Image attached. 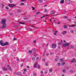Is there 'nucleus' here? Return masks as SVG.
Here are the masks:
<instances>
[{"mask_svg": "<svg viewBox=\"0 0 76 76\" xmlns=\"http://www.w3.org/2000/svg\"><path fill=\"white\" fill-rule=\"evenodd\" d=\"M6 20L5 19H2L1 21V23L3 25L1 27L2 29H4L6 27Z\"/></svg>", "mask_w": 76, "mask_h": 76, "instance_id": "f257e3e1", "label": "nucleus"}, {"mask_svg": "<svg viewBox=\"0 0 76 76\" xmlns=\"http://www.w3.org/2000/svg\"><path fill=\"white\" fill-rule=\"evenodd\" d=\"M0 44L2 46H4V45H7L9 44V42H5L4 43L2 42V41H0Z\"/></svg>", "mask_w": 76, "mask_h": 76, "instance_id": "f03ea898", "label": "nucleus"}, {"mask_svg": "<svg viewBox=\"0 0 76 76\" xmlns=\"http://www.w3.org/2000/svg\"><path fill=\"white\" fill-rule=\"evenodd\" d=\"M69 45H70V43H65L63 45L64 47H67V46H69Z\"/></svg>", "mask_w": 76, "mask_h": 76, "instance_id": "7ed1b4c3", "label": "nucleus"}, {"mask_svg": "<svg viewBox=\"0 0 76 76\" xmlns=\"http://www.w3.org/2000/svg\"><path fill=\"white\" fill-rule=\"evenodd\" d=\"M56 44L55 43L53 44L52 45V48H56Z\"/></svg>", "mask_w": 76, "mask_h": 76, "instance_id": "20e7f679", "label": "nucleus"}, {"mask_svg": "<svg viewBox=\"0 0 76 76\" xmlns=\"http://www.w3.org/2000/svg\"><path fill=\"white\" fill-rule=\"evenodd\" d=\"M2 70H3V71H7V68L6 67H3L2 68Z\"/></svg>", "mask_w": 76, "mask_h": 76, "instance_id": "39448f33", "label": "nucleus"}, {"mask_svg": "<svg viewBox=\"0 0 76 76\" xmlns=\"http://www.w3.org/2000/svg\"><path fill=\"white\" fill-rule=\"evenodd\" d=\"M7 67L8 69L10 71H12V68H11V67L10 66V65H8L7 66Z\"/></svg>", "mask_w": 76, "mask_h": 76, "instance_id": "423d86ee", "label": "nucleus"}, {"mask_svg": "<svg viewBox=\"0 0 76 76\" xmlns=\"http://www.w3.org/2000/svg\"><path fill=\"white\" fill-rule=\"evenodd\" d=\"M76 60H75V58H73L72 60L71 61V63H75V62H76Z\"/></svg>", "mask_w": 76, "mask_h": 76, "instance_id": "0eeeda50", "label": "nucleus"}, {"mask_svg": "<svg viewBox=\"0 0 76 76\" xmlns=\"http://www.w3.org/2000/svg\"><path fill=\"white\" fill-rule=\"evenodd\" d=\"M14 6L15 5L13 4H10L9 5V7H14Z\"/></svg>", "mask_w": 76, "mask_h": 76, "instance_id": "6e6552de", "label": "nucleus"}, {"mask_svg": "<svg viewBox=\"0 0 76 76\" xmlns=\"http://www.w3.org/2000/svg\"><path fill=\"white\" fill-rule=\"evenodd\" d=\"M55 13V11H52L50 12L51 15H54Z\"/></svg>", "mask_w": 76, "mask_h": 76, "instance_id": "1a4fd4ad", "label": "nucleus"}, {"mask_svg": "<svg viewBox=\"0 0 76 76\" xmlns=\"http://www.w3.org/2000/svg\"><path fill=\"white\" fill-rule=\"evenodd\" d=\"M62 34H66L67 33V31H63V32L61 33Z\"/></svg>", "mask_w": 76, "mask_h": 76, "instance_id": "9d476101", "label": "nucleus"}, {"mask_svg": "<svg viewBox=\"0 0 76 76\" xmlns=\"http://www.w3.org/2000/svg\"><path fill=\"white\" fill-rule=\"evenodd\" d=\"M21 72H17V75L18 76H19V75H21Z\"/></svg>", "mask_w": 76, "mask_h": 76, "instance_id": "9b49d317", "label": "nucleus"}, {"mask_svg": "<svg viewBox=\"0 0 76 76\" xmlns=\"http://www.w3.org/2000/svg\"><path fill=\"white\" fill-rule=\"evenodd\" d=\"M37 63H35L34 65V68H36L37 67Z\"/></svg>", "mask_w": 76, "mask_h": 76, "instance_id": "f8f14e48", "label": "nucleus"}, {"mask_svg": "<svg viewBox=\"0 0 76 76\" xmlns=\"http://www.w3.org/2000/svg\"><path fill=\"white\" fill-rule=\"evenodd\" d=\"M14 26L15 28H18V27H19V26L18 25H14Z\"/></svg>", "mask_w": 76, "mask_h": 76, "instance_id": "ddd939ff", "label": "nucleus"}, {"mask_svg": "<svg viewBox=\"0 0 76 76\" xmlns=\"http://www.w3.org/2000/svg\"><path fill=\"white\" fill-rule=\"evenodd\" d=\"M60 2L61 3L63 4L64 2V0H61Z\"/></svg>", "mask_w": 76, "mask_h": 76, "instance_id": "4468645a", "label": "nucleus"}, {"mask_svg": "<svg viewBox=\"0 0 76 76\" xmlns=\"http://www.w3.org/2000/svg\"><path fill=\"white\" fill-rule=\"evenodd\" d=\"M65 63H65V62H64L62 63V64H61V66H63L64 65V64H65Z\"/></svg>", "mask_w": 76, "mask_h": 76, "instance_id": "2eb2a0df", "label": "nucleus"}, {"mask_svg": "<svg viewBox=\"0 0 76 76\" xmlns=\"http://www.w3.org/2000/svg\"><path fill=\"white\" fill-rule=\"evenodd\" d=\"M62 72L63 73H65V72H66V70L65 69H63V70H62Z\"/></svg>", "mask_w": 76, "mask_h": 76, "instance_id": "dca6fc26", "label": "nucleus"}, {"mask_svg": "<svg viewBox=\"0 0 76 76\" xmlns=\"http://www.w3.org/2000/svg\"><path fill=\"white\" fill-rule=\"evenodd\" d=\"M33 76H37V74H36V73H35V72H34V73H33Z\"/></svg>", "mask_w": 76, "mask_h": 76, "instance_id": "f3484780", "label": "nucleus"}, {"mask_svg": "<svg viewBox=\"0 0 76 76\" xmlns=\"http://www.w3.org/2000/svg\"><path fill=\"white\" fill-rule=\"evenodd\" d=\"M32 60H33V61H34L35 60V57H32Z\"/></svg>", "mask_w": 76, "mask_h": 76, "instance_id": "a211bd4d", "label": "nucleus"}, {"mask_svg": "<svg viewBox=\"0 0 76 76\" xmlns=\"http://www.w3.org/2000/svg\"><path fill=\"white\" fill-rule=\"evenodd\" d=\"M70 33H72H72H73V32H74V31H73V30H71L70 31Z\"/></svg>", "mask_w": 76, "mask_h": 76, "instance_id": "6ab92c4d", "label": "nucleus"}, {"mask_svg": "<svg viewBox=\"0 0 76 76\" xmlns=\"http://www.w3.org/2000/svg\"><path fill=\"white\" fill-rule=\"evenodd\" d=\"M64 28H65V29L67 28L68 27L67 26H65V25L64 26Z\"/></svg>", "mask_w": 76, "mask_h": 76, "instance_id": "aec40b11", "label": "nucleus"}, {"mask_svg": "<svg viewBox=\"0 0 76 76\" xmlns=\"http://www.w3.org/2000/svg\"><path fill=\"white\" fill-rule=\"evenodd\" d=\"M76 25H72V26H70V27H74V26H76Z\"/></svg>", "mask_w": 76, "mask_h": 76, "instance_id": "412c9836", "label": "nucleus"}, {"mask_svg": "<svg viewBox=\"0 0 76 76\" xmlns=\"http://www.w3.org/2000/svg\"><path fill=\"white\" fill-rule=\"evenodd\" d=\"M63 18L66 19V18H68L66 16H63Z\"/></svg>", "mask_w": 76, "mask_h": 76, "instance_id": "4be33fe9", "label": "nucleus"}, {"mask_svg": "<svg viewBox=\"0 0 76 76\" xmlns=\"http://www.w3.org/2000/svg\"><path fill=\"white\" fill-rule=\"evenodd\" d=\"M21 11H22V10H21L18 9L17 10V12H21Z\"/></svg>", "mask_w": 76, "mask_h": 76, "instance_id": "5701e85b", "label": "nucleus"}, {"mask_svg": "<svg viewBox=\"0 0 76 76\" xmlns=\"http://www.w3.org/2000/svg\"><path fill=\"white\" fill-rule=\"evenodd\" d=\"M47 73H48V71H47V70H46L45 72V75H46V74H47Z\"/></svg>", "mask_w": 76, "mask_h": 76, "instance_id": "b1692460", "label": "nucleus"}, {"mask_svg": "<svg viewBox=\"0 0 76 76\" xmlns=\"http://www.w3.org/2000/svg\"><path fill=\"white\" fill-rule=\"evenodd\" d=\"M5 9L7 10H9V7H5Z\"/></svg>", "mask_w": 76, "mask_h": 76, "instance_id": "393cba45", "label": "nucleus"}, {"mask_svg": "<svg viewBox=\"0 0 76 76\" xmlns=\"http://www.w3.org/2000/svg\"><path fill=\"white\" fill-rule=\"evenodd\" d=\"M70 48H69V47H68L67 48H68V49H70V48H72L73 47V46H70Z\"/></svg>", "mask_w": 76, "mask_h": 76, "instance_id": "a878e982", "label": "nucleus"}, {"mask_svg": "<svg viewBox=\"0 0 76 76\" xmlns=\"http://www.w3.org/2000/svg\"><path fill=\"white\" fill-rule=\"evenodd\" d=\"M45 12H47V9H45L44 10Z\"/></svg>", "mask_w": 76, "mask_h": 76, "instance_id": "bb28decb", "label": "nucleus"}, {"mask_svg": "<svg viewBox=\"0 0 76 76\" xmlns=\"http://www.w3.org/2000/svg\"><path fill=\"white\" fill-rule=\"evenodd\" d=\"M20 5H21L22 6H23V5H24V4H23V3H21L20 4Z\"/></svg>", "mask_w": 76, "mask_h": 76, "instance_id": "cd10ccee", "label": "nucleus"}, {"mask_svg": "<svg viewBox=\"0 0 76 76\" xmlns=\"http://www.w3.org/2000/svg\"><path fill=\"white\" fill-rule=\"evenodd\" d=\"M28 52L29 53H32V51L30 50L28 51Z\"/></svg>", "mask_w": 76, "mask_h": 76, "instance_id": "c85d7f7f", "label": "nucleus"}, {"mask_svg": "<svg viewBox=\"0 0 76 76\" xmlns=\"http://www.w3.org/2000/svg\"><path fill=\"white\" fill-rule=\"evenodd\" d=\"M58 57H57V58H56L55 59V61H57L58 60Z\"/></svg>", "mask_w": 76, "mask_h": 76, "instance_id": "c756f323", "label": "nucleus"}, {"mask_svg": "<svg viewBox=\"0 0 76 76\" xmlns=\"http://www.w3.org/2000/svg\"><path fill=\"white\" fill-rule=\"evenodd\" d=\"M37 67L38 69H40V66H39V65H38L37 66Z\"/></svg>", "mask_w": 76, "mask_h": 76, "instance_id": "7c9ffc66", "label": "nucleus"}, {"mask_svg": "<svg viewBox=\"0 0 76 76\" xmlns=\"http://www.w3.org/2000/svg\"><path fill=\"white\" fill-rule=\"evenodd\" d=\"M48 62H46L45 64V66H47V65H48Z\"/></svg>", "mask_w": 76, "mask_h": 76, "instance_id": "2f4dec72", "label": "nucleus"}, {"mask_svg": "<svg viewBox=\"0 0 76 76\" xmlns=\"http://www.w3.org/2000/svg\"><path fill=\"white\" fill-rule=\"evenodd\" d=\"M19 23L20 24H24V23H22V22H19Z\"/></svg>", "mask_w": 76, "mask_h": 76, "instance_id": "473e14b6", "label": "nucleus"}, {"mask_svg": "<svg viewBox=\"0 0 76 76\" xmlns=\"http://www.w3.org/2000/svg\"><path fill=\"white\" fill-rule=\"evenodd\" d=\"M70 73H72L73 72V70H70Z\"/></svg>", "mask_w": 76, "mask_h": 76, "instance_id": "72a5a7b5", "label": "nucleus"}, {"mask_svg": "<svg viewBox=\"0 0 76 76\" xmlns=\"http://www.w3.org/2000/svg\"><path fill=\"white\" fill-rule=\"evenodd\" d=\"M49 71L50 72H52V71H53V69H49Z\"/></svg>", "mask_w": 76, "mask_h": 76, "instance_id": "f704fd0d", "label": "nucleus"}, {"mask_svg": "<svg viewBox=\"0 0 76 76\" xmlns=\"http://www.w3.org/2000/svg\"><path fill=\"white\" fill-rule=\"evenodd\" d=\"M58 66H60L61 65V64L60 63H58Z\"/></svg>", "mask_w": 76, "mask_h": 76, "instance_id": "c9c22d12", "label": "nucleus"}, {"mask_svg": "<svg viewBox=\"0 0 76 76\" xmlns=\"http://www.w3.org/2000/svg\"><path fill=\"white\" fill-rule=\"evenodd\" d=\"M58 44L60 45H61V43L59 42L58 43Z\"/></svg>", "mask_w": 76, "mask_h": 76, "instance_id": "e433bc0d", "label": "nucleus"}, {"mask_svg": "<svg viewBox=\"0 0 76 76\" xmlns=\"http://www.w3.org/2000/svg\"><path fill=\"white\" fill-rule=\"evenodd\" d=\"M17 39H16V38H15L14 37L13 40H14V41H15V40H16Z\"/></svg>", "mask_w": 76, "mask_h": 76, "instance_id": "4c0bfd02", "label": "nucleus"}, {"mask_svg": "<svg viewBox=\"0 0 76 76\" xmlns=\"http://www.w3.org/2000/svg\"><path fill=\"white\" fill-rule=\"evenodd\" d=\"M39 2H40V3H42V1L41 0H39Z\"/></svg>", "mask_w": 76, "mask_h": 76, "instance_id": "58836bf2", "label": "nucleus"}, {"mask_svg": "<svg viewBox=\"0 0 76 76\" xmlns=\"http://www.w3.org/2000/svg\"><path fill=\"white\" fill-rule=\"evenodd\" d=\"M32 9H33L34 10H35V7H32Z\"/></svg>", "mask_w": 76, "mask_h": 76, "instance_id": "ea45409f", "label": "nucleus"}, {"mask_svg": "<svg viewBox=\"0 0 76 76\" xmlns=\"http://www.w3.org/2000/svg\"><path fill=\"white\" fill-rule=\"evenodd\" d=\"M10 3H12V2H13V1H12V0H10Z\"/></svg>", "mask_w": 76, "mask_h": 76, "instance_id": "a19ab883", "label": "nucleus"}, {"mask_svg": "<svg viewBox=\"0 0 76 76\" xmlns=\"http://www.w3.org/2000/svg\"><path fill=\"white\" fill-rule=\"evenodd\" d=\"M23 64H22L21 65V67H23Z\"/></svg>", "mask_w": 76, "mask_h": 76, "instance_id": "79ce46f5", "label": "nucleus"}, {"mask_svg": "<svg viewBox=\"0 0 76 76\" xmlns=\"http://www.w3.org/2000/svg\"><path fill=\"white\" fill-rule=\"evenodd\" d=\"M39 13H40V12H37V15H38V14H39Z\"/></svg>", "mask_w": 76, "mask_h": 76, "instance_id": "37998d69", "label": "nucleus"}, {"mask_svg": "<svg viewBox=\"0 0 76 76\" xmlns=\"http://www.w3.org/2000/svg\"><path fill=\"white\" fill-rule=\"evenodd\" d=\"M33 51H35V48H33Z\"/></svg>", "mask_w": 76, "mask_h": 76, "instance_id": "c03bdc74", "label": "nucleus"}, {"mask_svg": "<svg viewBox=\"0 0 76 76\" xmlns=\"http://www.w3.org/2000/svg\"><path fill=\"white\" fill-rule=\"evenodd\" d=\"M26 0H21V1H25Z\"/></svg>", "mask_w": 76, "mask_h": 76, "instance_id": "a18cd8bd", "label": "nucleus"}, {"mask_svg": "<svg viewBox=\"0 0 76 76\" xmlns=\"http://www.w3.org/2000/svg\"><path fill=\"white\" fill-rule=\"evenodd\" d=\"M26 70H27L26 69H24V72H26Z\"/></svg>", "mask_w": 76, "mask_h": 76, "instance_id": "49530a36", "label": "nucleus"}, {"mask_svg": "<svg viewBox=\"0 0 76 76\" xmlns=\"http://www.w3.org/2000/svg\"><path fill=\"white\" fill-rule=\"evenodd\" d=\"M42 61H45V59L43 58L42 59Z\"/></svg>", "mask_w": 76, "mask_h": 76, "instance_id": "de8ad7c7", "label": "nucleus"}, {"mask_svg": "<svg viewBox=\"0 0 76 76\" xmlns=\"http://www.w3.org/2000/svg\"><path fill=\"white\" fill-rule=\"evenodd\" d=\"M49 55V53H47L46 54V55L47 56H48Z\"/></svg>", "mask_w": 76, "mask_h": 76, "instance_id": "09e8293b", "label": "nucleus"}, {"mask_svg": "<svg viewBox=\"0 0 76 76\" xmlns=\"http://www.w3.org/2000/svg\"><path fill=\"white\" fill-rule=\"evenodd\" d=\"M41 73L42 74L44 73V72H43L42 71H41Z\"/></svg>", "mask_w": 76, "mask_h": 76, "instance_id": "8fccbe9b", "label": "nucleus"}, {"mask_svg": "<svg viewBox=\"0 0 76 76\" xmlns=\"http://www.w3.org/2000/svg\"><path fill=\"white\" fill-rule=\"evenodd\" d=\"M36 60H39V57H37L36 58Z\"/></svg>", "mask_w": 76, "mask_h": 76, "instance_id": "3c124183", "label": "nucleus"}, {"mask_svg": "<svg viewBox=\"0 0 76 76\" xmlns=\"http://www.w3.org/2000/svg\"><path fill=\"white\" fill-rule=\"evenodd\" d=\"M37 54H36L34 55V57H37Z\"/></svg>", "mask_w": 76, "mask_h": 76, "instance_id": "603ef678", "label": "nucleus"}, {"mask_svg": "<svg viewBox=\"0 0 76 76\" xmlns=\"http://www.w3.org/2000/svg\"><path fill=\"white\" fill-rule=\"evenodd\" d=\"M53 22H56V20H53Z\"/></svg>", "mask_w": 76, "mask_h": 76, "instance_id": "864d4df0", "label": "nucleus"}, {"mask_svg": "<svg viewBox=\"0 0 76 76\" xmlns=\"http://www.w3.org/2000/svg\"><path fill=\"white\" fill-rule=\"evenodd\" d=\"M53 34L54 35H57V34L56 33H54Z\"/></svg>", "mask_w": 76, "mask_h": 76, "instance_id": "5fc2aeb1", "label": "nucleus"}, {"mask_svg": "<svg viewBox=\"0 0 76 76\" xmlns=\"http://www.w3.org/2000/svg\"><path fill=\"white\" fill-rule=\"evenodd\" d=\"M63 59L61 58L60 59V61H63Z\"/></svg>", "mask_w": 76, "mask_h": 76, "instance_id": "6e6d98bb", "label": "nucleus"}, {"mask_svg": "<svg viewBox=\"0 0 76 76\" xmlns=\"http://www.w3.org/2000/svg\"><path fill=\"white\" fill-rule=\"evenodd\" d=\"M54 32L55 33H57V32H58V31H55Z\"/></svg>", "mask_w": 76, "mask_h": 76, "instance_id": "4d7b16f0", "label": "nucleus"}, {"mask_svg": "<svg viewBox=\"0 0 76 76\" xmlns=\"http://www.w3.org/2000/svg\"><path fill=\"white\" fill-rule=\"evenodd\" d=\"M34 43H35L36 42V40L33 41Z\"/></svg>", "mask_w": 76, "mask_h": 76, "instance_id": "13d9d810", "label": "nucleus"}, {"mask_svg": "<svg viewBox=\"0 0 76 76\" xmlns=\"http://www.w3.org/2000/svg\"><path fill=\"white\" fill-rule=\"evenodd\" d=\"M17 60L18 61V62L20 61V60H19V59H17Z\"/></svg>", "mask_w": 76, "mask_h": 76, "instance_id": "bf43d9fd", "label": "nucleus"}, {"mask_svg": "<svg viewBox=\"0 0 76 76\" xmlns=\"http://www.w3.org/2000/svg\"><path fill=\"white\" fill-rule=\"evenodd\" d=\"M13 14V13H11V14H10V15H12Z\"/></svg>", "mask_w": 76, "mask_h": 76, "instance_id": "052dcab7", "label": "nucleus"}, {"mask_svg": "<svg viewBox=\"0 0 76 76\" xmlns=\"http://www.w3.org/2000/svg\"><path fill=\"white\" fill-rule=\"evenodd\" d=\"M44 17H45V16H43L41 17V18H44Z\"/></svg>", "mask_w": 76, "mask_h": 76, "instance_id": "680f3d73", "label": "nucleus"}, {"mask_svg": "<svg viewBox=\"0 0 76 76\" xmlns=\"http://www.w3.org/2000/svg\"><path fill=\"white\" fill-rule=\"evenodd\" d=\"M27 68H29V66H27Z\"/></svg>", "mask_w": 76, "mask_h": 76, "instance_id": "e2e57ef3", "label": "nucleus"}, {"mask_svg": "<svg viewBox=\"0 0 76 76\" xmlns=\"http://www.w3.org/2000/svg\"><path fill=\"white\" fill-rule=\"evenodd\" d=\"M62 76H64V74H62Z\"/></svg>", "mask_w": 76, "mask_h": 76, "instance_id": "0e129e2a", "label": "nucleus"}, {"mask_svg": "<svg viewBox=\"0 0 76 76\" xmlns=\"http://www.w3.org/2000/svg\"><path fill=\"white\" fill-rule=\"evenodd\" d=\"M44 6H45V7H47V5H45Z\"/></svg>", "mask_w": 76, "mask_h": 76, "instance_id": "69168bd1", "label": "nucleus"}, {"mask_svg": "<svg viewBox=\"0 0 76 76\" xmlns=\"http://www.w3.org/2000/svg\"><path fill=\"white\" fill-rule=\"evenodd\" d=\"M64 42H66L65 40H64Z\"/></svg>", "mask_w": 76, "mask_h": 76, "instance_id": "338daca9", "label": "nucleus"}, {"mask_svg": "<svg viewBox=\"0 0 76 76\" xmlns=\"http://www.w3.org/2000/svg\"><path fill=\"white\" fill-rule=\"evenodd\" d=\"M75 51H76V47L75 48Z\"/></svg>", "mask_w": 76, "mask_h": 76, "instance_id": "774afa93", "label": "nucleus"}]
</instances>
